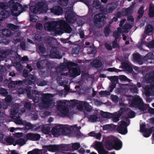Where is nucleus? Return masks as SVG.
Segmentation results:
<instances>
[{"label":"nucleus","instance_id":"f257e3e1","mask_svg":"<svg viewBox=\"0 0 154 154\" xmlns=\"http://www.w3.org/2000/svg\"><path fill=\"white\" fill-rule=\"evenodd\" d=\"M105 146L109 150L112 149L116 150H119L122 147V143L118 137L110 136L107 137L105 140Z\"/></svg>","mask_w":154,"mask_h":154},{"label":"nucleus","instance_id":"f03ea898","mask_svg":"<svg viewBox=\"0 0 154 154\" xmlns=\"http://www.w3.org/2000/svg\"><path fill=\"white\" fill-rule=\"evenodd\" d=\"M65 17L66 21L69 23H72L76 20V14L74 13L72 7H68L66 8Z\"/></svg>","mask_w":154,"mask_h":154},{"label":"nucleus","instance_id":"7ed1b4c3","mask_svg":"<svg viewBox=\"0 0 154 154\" xmlns=\"http://www.w3.org/2000/svg\"><path fill=\"white\" fill-rule=\"evenodd\" d=\"M52 94H45L41 98V106L45 108H48L51 106L53 103Z\"/></svg>","mask_w":154,"mask_h":154},{"label":"nucleus","instance_id":"20e7f679","mask_svg":"<svg viewBox=\"0 0 154 154\" xmlns=\"http://www.w3.org/2000/svg\"><path fill=\"white\" fill-rule=\"evenodd\" d=\"M131 105V107L138 108L140 110H143L144 109L143 100L140 96L137 95L133 98Z\"/></svg>","mask_w":154,"mask_h":154},{"label":"nucleus","instance_id":"39448f33","mask_svg":"<svg viewBox=\"0 0 154 154\" xmlns=\"http://www.w3.org/2000/svg\"><path fill=\"white\" fill-rule=\"evenodd\" d=\"M20 3L18 2H15L13 0H10L8 2V8H9L12 14L16 16V14H18V11L19 10Z\"/></svg>","mask_w":154,"mask_h":154},{"label":"nucleus","instance_id":"423d86ee","mask_svg":"<svg viewBox=\"0 0 154 154\" xmlns=\"http://www.w3.org/2000/svg\"><path fill=\"white\" fill-rule=\"evenodd\" d=\"M104 16L102 14H99L95 15L94 18V24L96 27L100 28L102 27V25L100 23L104 21Z\"/></svg>","mask_w":154,"mask_h":154},{"label":"nucleus","instance_id":"0eeeda50","mask_svg":"<svg viewBox=\"0 0 154 154\" xmlns=\"http://www.w3.org/2000/svg\"><path fill=\"white\" fill-rule=\"evenodd\" d=\"M128 125L129 124H128L126 122L122 121L121 122L119 126H117L116 130L119 133L125 135L127 133V127Z\"/></svg>","mask_w":154,"mask_h":154},{"label":"nucleus","instance_id":"6e6552de","mask_svg":"<svg viewBox=\"0 0 154 154\" xmlns=\"http://www.w3.org/2000/svg\"><path fill=\"white\" fill-rule=\"evenodd\" d=\"M59 26L61 27L63 31L65 33H70L72 30L70 25L64 20H60L58 23Z\"/></svg>","mask_w":154,"mask_h":154},{"label":"nucleus","instance_id":"1a4fd4ad","mask_svg":"<svg viewBox=\"0 0 154 154\" xmlns=\"http://www.w3.org/2000/svg\"><path fill=\"white\" fill-rule=\"evenodd\" d=\"M50 57L53 58L60 59L62 58L61 52L58 50L57 47H53L50 51Z\"/></svg>","mask_w":154,"mask_h":154},{"label":"nucleus","instance_id":"9d476101","mask_svg":"<svg viewBox=\"0 0 154 154\" xmlns=\"http://www.w3.org/2000/svg\"><path fill=\"white\" fill-rule=\"evenodd\" d=\"M37 6L40 13H45L48 9V5L46 2H39L37 4Z\"/></svg>","mask_w":154,"mask_h":154},{"label":"nucleus","instance_id":"9b49d317","mask_svg":"<svg viewBox=\"0 0 154 154\" xmlns=\"http://www.w3.org/2000/svg\"><path fill=\"white\" fill-rule=\"evenodd\" d=\"M75 66V67L71 68L69 71L70 76L73 78L81 74V70L79 65Z\"/></svg>","mask_w":154,"mask_h":154},{"label":"nucleus","instance_id":"f8f14e48","mask_svg":"<svg viewBox=\"0 0 154 154\" xmlns=\"http://www.w3.org/2000/svg\"><path fill=\"white\" fill-rule=\"evenodd\" d=\"M41 138L40 135L38 134L29 133L26 134V138L27 140L32 141H37Z\"/></svg>","mask_w":154,"mask_h":154},{"label":"nucleus","instance_id":"ddd939ff","mask_svg":"<svg viewBox=\"0 0 154 154\" xmlns=\"http://www.w3.org/2000/svg\"><path fill=\"white\" fill-rule=\"evenodd\" d=\"M57 109L59 111L61 114L62 116L65 117L67 116L69 112V110L68 108L65 105L59 104L57 106Z\"/></svg>","mask_w":154,"mask_h":154},{"label":"nucleus","instance_id":"4468645a","mask_svg":"<svg viewBox=\"0 0 154 154\" xmlns=\"http://www.w3.org/2000/svg\"><path fill=\"white\" fill-rule=\"evenodd\" d=\"M58 21H54L49 22L47 23V28L48 30L49 31L54 32L57 28V26H59Z\"/></svg>","mask_w":154,"mask_h":154},{"label":"nucleus","instance_id":"2eb2a0df","mask_svg":"<svg viewBox=\"0 0 154 154\" xmlns=\"http://www.w3.org/2000/svg\"><path fill=\"white\" fill-rule=\"evenodd\" d=\"M63 8L60 6H55L51 9V13L54 15H59L63 13Z\"/></svg>","mask_w":154,"mask_h":154},{"label":"nucleus","instance_id":"dca6fc26","mask_svg":"<svg viewBox=\"0 0 154 154\" xmlns=\"http://www.w3.org/2000/svg\"><path fill=\"white\" fill-rule=\"evenodd\" d=\"M144 79L147 83H151L154 81V73L149 72L146 74Z\"/></svg>","mask_w":154,"mask_h":154},{"label":"nucleus","instance_id":"f3484780","mask_svg":"<svg viewBox=\"0 0 154 154\" xmlns=\"http://www.w3.org/2000/svg\"><path fill=\"white\" fill-rule=\"evenodd\" d=\"M95 147L99 154H108L109 152L106 150L103 147L101 146V144L99 142L95 144Z\"/></svg>","mask_w":154,"mask_h":154},{"label":"nucleus","instance_id":"a211bd4d","mask_svg":"<svg viewBox=\"0 0 154 154\" xmlns=\"http://www.w3.org/2000/svg\"><path fill=\"white\" fill-rule=\"evenodd\" d=\"M43 148L47 149L49 151L54 152L58 151L59 149V147L55 145H44Z\"/></svg>","mask_w":154,"mask_h":154},{"label":"nucleus","instance_id":"6ab92c4d","mask_svg":"<svg viewBox=\"0 0 154 154\" xmlns=\"http://www.w3.org/2000/svg\"><path fill=\"white\" fill-rule=\"evenodd\" d=\"M35 81V77L33 75H30L28 76V80H23V82L26 85L27 83L29 85H31L34 84Z\"/></svg>","mask_w":154,"mask_h":154},{"label":"nucleus","instance_id":"aec40b11","mask_svg":"<svg viewBox=\"0 0 154 154\" xmlns=\"http://www.w3.org/2000/svg\"><path fill=\"white\" fill-rule=\"evenodd\" d=\"M122 66L124 70L128 72L131 73L133 71L132 67L128 63L125 62H122Z\"/></svg>","mask_w":154,"mask_h":154},{"label":"nucleus","instance_id":"412c9836","mask_svg":"<svg viewBox=\"0 0 154 154\" xmlns=\"http://www.w3.org/2000/svg\"><path fill=\"white\" fill-rule=\"evenodd\" d=\"M93 67L96 68H100L102 66V62L98 59L94 60L91 63Z\"/></svg>","mask_w":154,"mask_h":154},{"label":"nucleus","instance_id":"4be33fe9","mask_svg":"<svg viewBox=\"0 0 154 154\" xmlns=\"http://www.w3.org/2000/svg\"><path fill=\"white\" fill-rule=\"evenodd\" d=\"M133 7H129L124 8L122 11V13L123 15L128 16L131 14L133 11Z\"/></svg>","mask_w":154,"mask_h":154},{"label":"nucleus","instance_id":"5701e85b","mask_svg":"<svg viewBox=\"0 0 154 154\" xmlns=\"http://www.w3.org/2000/svg\"><path fill=\"white\" fill-rule=\"evenodd\" d=\"M154 131V127H152L147 130L143 131V136L145 137H148L150 136L151 134Z\"/></svg>","mask_w":154,"mask_h":154},{"label":"nucleus","instance_id":"b1692460","mask_svg":"<svg viewBox=\"0 0 154 154\" xmlns=\"http://www.w3.org/2000/svg\"><path fill=\"white\" fill-rule=\"evenodd\" d=\"M133 58L135 61L137 62L140 64H143L141 56L139 53L133 54Z\"/></svg>","mask_w":154,"mask_h":154},{"label":"nucleus","instance_id":"393cba45","mask_svg":"<svg viewBox=\"0 0 154 154\" xmlns=\"http://www.w3.org/2000/svg\"><path fill=\"white\" fill-rule=\"evenodd\" d=\"M2 36L3 37H9L12 35L11 31L8 29H3L2 31Z\"/></svg>","mask_w":154,"mask_h":154},{"label":"nucleus","instance_id":"a878e982","mask_svg":"<svg viewBox=\"0 0 154 154\" xmlns=\"http://www.w3.org/2000/svg\"><path fill=\"white\" fill-rule=\"evenodd\" d=\"M29 9L30 11L34 14H41L38 8V7L37 6V4L35 5H32L30 6Z\"/></svg>","mask_w":154,"mask_h":154},{"label":"nucleus","instance_id":"bb28decb","mask_svg":"<svg viewBox=\"0 0 154 154\" xmlns=\"http://www.w3.org/2000/svg\"><path fill=\"white\" fill-rule=\"evenodd\" d=\"M112 3L111 2L110 3H108L106 5V14L107 13H112L113 11L115 9L116 7L114 6H110L108 8V6L109 5H112Z\"/></svg>","mask_w":154,"mask_h":154},{"label":"nucleus","instance_id":"cd10ccee","mask_svg":"<svg viewBox=\"0 0 154 154\" xmlns=\"http://www.w3.org/2000/svg\"><path fill=\"white\" fill-rule=\"evenodd\" d=\"M116 127L117 125L111 124L110 125H103V130H107L108 129L114 130L116 129Z\"/></svg>","mask_w":154,"mask_h":154},{"label":"nucleus","instance_id":"c85d7f7f","mask_svg":"<svg viewBox=\"0 0 154 154\" xmlns=\"http://www.w3.org/2000/svg\"><path fill=\"white\" fill-rule=\"evenodd\" d=\"M28 6L27 5H24L23 7L22 5L20 4L19 6V10L18 11V14L15 15L16 16H17L22 12L26 11L28 9Z\"/></svg>","mask_w":154,"mask_h":154},{"label":"nucleus","instance_id":"c756f323","mask_svg":"<svg viewBox=\"0 0 154 154\" xmlns=\"http://www.w3.org/2000/svg\"><path fill=\"white\" fill-rule=\"evenodd\" d=\"M78 66V64L77 63L71 61L65 63V66L68 69L69 71L71 69V68H72V66Z\"/></svg>","mask_w":154,"mask_h":154},{"label":"nucleus","instance_id":"7c9ffc66","mask_svg":"<svg viewBox=\"0 0 154 154\" xmlns=\"http://www.w3.org/2000/svg\"><path fill=\"white\" fill-rule=\"evenodd\" d=\"M83 106L85 110L87 111L90 112L92 110V107L87 102L83 101Z\"/></svg>","mask_w":154,"mask_h":154},{"label":"nucleus","instance_id":"2f4dec72","mask_svg":"<svg viewBox=\"0 0 154 154\" xmlns=\"http://www.w3.org/2000/svg\"><path fill=\"white\" fill-rule=\"evenodd\" d=\"M13 53V51L11 49H8L3 51L1 53L2 58L5 57L7 55L11 54Z\"/></svg>","mask_w":154,"mask_h":154},{"label":"nucleus","instance_id":"473e14b6","mask_svg":"<svg viewBox=\"0 0 154 154\" xmlns=\"http://www.w3.org/2000/svg\"><path fill=\"white\" fill-rule=\"evenodd\" d=\"M113 116L111 118H112V121L113 122H116L119 120V118L121 116V114L119 113H117L116 112L112 113Z\"/></svg>","mask_w":154,"mask_h":154},{"label":"nucleus","instance_id":"72a5a7b5","mask_svg":"<svg viewBox=\"0 0 154 154\" xmlns=\"http://www.w3.org/2000/svg\"><path fill=\"white\" fill-rule=\"evenodd\" d=\"M144 7L143 6H141L138 10L137 12L138 15L137 17V18L138 19H140L143 17L144 13Z\"/></svg>","mask_w":154,"mask_h":154},{"label":"nucleus","instance_id":"f704fd0d","mask_svg":"<svg viewBox=\"0 0 154 154\" xmlns=\"http://www.w3.org/2000/svg\"><path fill=\"white\" fill-rule=\"evenodd\" d=\"M148 15L150 17H154V5H150L149 6Z\"/></svg>","mask_w":154,"mask_h":154},{"label":"nucleus","instance_id":"c9c22d12","mask_svg":"<svg viewBox=\"0 0 154 154\" xmlns=\"http://www.w3.org/2000/svg\"><path fill=\"white\" fill-rule=\"evenodd\" d=\"M8 7V4L4 2H0V8L3 10L2 11H8L9 12V16L10 14V12L9 11H6Z\"/></svg>","mask_w":154,"mask_h":154},{"label":"nucleus","instance_id":"e433bc0d","mask_svg":"<svg viewBox=\"0 0 154 154\" xmlns=\"http://www.w3.org/2000/svg\"><path fill=\"white\" fill-rule=\"evenodd\" d=\"M38 51L39 53L44 54L46 51L45 47L42 45H39L38 46Z\"/></svg>","mask_w":154,"mask_h":154},{"label":"nucleus","instance_id":"4c0bfd02","mask_svg":"<svg viewBox=\"0 0 154 154\" xmlns=\"http://www.w3.org/2000/svg\"><path fill=\"white\" fill-rule=\"evenodd\" d=\"M153 30L152 26L150 24L148 25L146 27L145 31L147 35H149V33L152 32Z\"/></svg>","mask_w":154,"mask_h":154},{"label":"nucleus","instance_id":"58836bf2","mask_svg":"<svg viewBox=\"0 0 154 154\" xmlns=\"http://www.w3.org/2000/svg\"><path fill=\"white\" fill-rule=\"evenodd\" d=\"M102 116L105 118L110 119L113 116L112 113H111L107 112H103L101 113Z\"/></svg>","mask_w":154,"mask_h":154},{"label":"nucleus","instance_id":"ea45409f","mask_svg":"<svg viewBox=\"0 0 154 154\" xmlns=\"http://www.w3.org/2000/svg\"><path fill=\"white\" fill-rule=\"evenodd\" d=\"M88 118L90 121L94 122L97 121L98 119V116L95 115H89L88 116Z\"/></svg>","mask_w":154,"mask_h":154},{"label":"nucleus","instance_id":"a19ab883","mask_svg":"<svg viewBox=\"0 0 154 154\" xmlns=\"http://www.w3.org/2000/svg\"><path fill=\"white\" fill-rule=\"evenodd\" d=\"M111 32V31L109 27L108 26H106L104 30L105 36L106 37H108Z\"/></svg>","mask_w":154,"mask_h":154},{"label":"nucleus","instance_id":"79ce46f5","mask_svg":"<svg viewBox=\"0 0 154 154\" xmlns=\"http://www.w3.org/2000/svg\"><path fill=\"white\" fill-rule=\"evenodd\" d=\"M31 88L30 87H27L25 88V93L27 94V96L29 98L32 97V95L31 94Z\"/></svg>","mask_w":154,"mask_h":154},{"label":"nucleus","instance_id":"37998d69","mask_svg":"<svg viewBox=\"0 0 154 154\" xmlns=\"http://www.w3.org/2000/svg\"><path fill=\"white\" fill-rule=\"evenodd\" d=\"M0 94L4 97L7 96L8 93L6 89L2 88L0 89Z\"/></svg>","mask_w":154,"mask_h":154},{"label":"nucleus","instance_id":"c03bdc74","mask_svg":"<svg viewBox=\"0 0 154 154\" xmlns=\"http://www.w3.org/2000/svg\"><path fill=\"white\" fill-rule=\"evenodd\" d=\"M17 144L20 146H22L26 143V141L23 138H20L16 140Z\"/></svg>","mask_w":154,"mask_h":154},{"label":"nucleus","instance_id":"a18cd8bd","mask_svg":"<svg viewBox=\"0 0 154 154\" xmlns=\"http://www.w3.org/2000/svg\"><path fill=\"white\" fill-rule=\"evenodd\" d=\"M23 105L27 109L30 110L31 109L32 104L30 102L25 101Z\"/></svg>","mask_w":154,"mask_h":154},{"label":"nucleus","instance_id":"49530a36","mask_svg":"<svg viewBox=\"0 0 154 154\" xmlns=\"http://www.w3.org/2000/svg\"><path fill=\"white\" fill-rule=\"evenodd\" d=\"M54 32L56 34L59 35H62L64 32L60 26H59V28H57Z\"/></svg>","mask_w":154,"mask_h":154},{"label":"nucleus","instance_id":"de8ad7c7","mask_svg":"<svg viewBox=\"0 0 154 154\" xmlns=\"http://www.w3.org/2000/svg\"><path fill=\"white\" fill-rule=\"evenodd\" d=\"M101 5V4L99 0H94L93 2V6L96 8L97 9Z\"/></svg>","mask_w":154,"mask_h":154},{"label":"nucleus","instance_id":"09e8293b","mask_svg":"<svg viewBox=\"0 0 154 154\" xmlns=\"http://www.w3.org/2000/svg\"><path fill=\"white\" fill-rule=\"evenodd\" d=\"M18 110L17 108H14L11 111V115L14 116L13 117H16L14 116L16 115L18 112Z\"/></svg>","mask_w":154,"mask_h":154},{"label":"nucleus","instance_id":"8fccbe9b","mask_svg":"<svg viewBox=\"0 0 154 154\" xmlns=\"http://www.w3.org/2000/svg\"><path fill=\"white\" fill-rule=\"evenodd\" d=\"M111 97L113 102L116 103H118L119 100V98L117 95L112 94L111 95Z\"/></svg>","mask_w":154,"mask_h":154},{"label":"nucleus","instance_id":"3c124183","mask_svg":"<svg viewBox=\"0 0 154 154\" xmlns=\"http://www.w3.org/2000/svg\"><path fill=\"white\" fill-rule=\"evenodd\" d=\"M80 147V143H73L72 146V148L74 150H77Z\"/></svg>","mask_w":154,"mask_h":154},{"label":"nucleus","instance_id":"603ef678","mask_svg":"<svg viewBox=\"0 0 154 154\" xmlns=\"http://www.w3.org/2000/svg\"><path fill=\"white\" fill-rule=\"evenodd\" d=\"M79 51V48L78 47L73 48L72 50V53L73 54H78Z\"/></svg>","mask_w":154,"mask_h":154},{"label":"nucleus","instance_id":"864d4df0","mask_svg":"<svg viewBox=\"0 0 154 154\" xmlns=\"http://www.w3.org/2000/svg\"><path fill=\"white\" fill-rule=\"evenodd\" d=\"M59 131V129L54 127L52 129L51 132L53 135H55L58 134Z\"/></svg>","mask_w":154,"mask_h":154},{"label":"nucleus","instance_id":"5fc2aeb1","mask_svg":"<svg viewBox=\"0 0 154 154\" xmlns=\"http://www.w3.org/2000/svg\"><path fill=\"white\" fill-rule=\"evenodd\" d=\"M29 99H32L35 103H38L40 100V98L39 97L37 96H33V95L32 96V97L30 98Z\"/></svg>","mask_w":154,"mask_h":154},{"label":"nucleus","instance_id":"6e6d98bb","mask_svg":"<svg viewBox=\"0 0 154 154\" xmlns=\"http://www.w3.org/2000/svg\"><path fill=\"white\" fill-rule=\"evenodd\" d=\"M20 116H18L16 117V119L14 120V122L17 124L19 125H23V122L20 119Z\"/></svg>","mask_w":154,"mask_h":154},{"label":"nucleus","instance_id":"4d7b16f0","mask_svg":"<svg viewBox=\"0 0 154 154\" xmlns=\"http://www.w3.org/2000/svg\"><path fill=\"white\" fill-rule=\"evenodd\" d=\"M99 94L100 96H107L110 95V93L108 91H102L99 92Z\"/></svg>","mask_w":154,"mask_h":154},{"label":"nucleus","instance_id":"13d9d810","mask_svg":"<svg viewBox=\"0 0 154 154\" xmlns=\"http://www.w3.org/2000/svg\"><path fill=\"white\" fill-rule=\"evenodd\" d=\"M148 129L146 128V125L145 124L142 123L141 125H140V130L141 132L147 130Z\"/></svg>","mask_w":154,"mask_h":154},{"label":"nucleus","instance_id":"bf43d9fd","mask_svg":"<svg viewBox=\"0 0 154 154\" xmlns=\"http://www.w3.org/2000/svg\"><path fill=\"white\" fill-rule=\"evenodd\" d=\"M132 28L131 25L129 23H125L122 27V29L124 30H127Z\"/></svg>","mask_w":154,"mask_h":154},{"label":"nucleus","instance_id":"052dcab7","mask_svg":"<svg viewBox=\"0 0 154 154\" xmlns=\"http://www.w3.org/2000/svg\"><path fill=\"white\" fill-rule=\"evenodd\" d=\"M27 154H39V149H34L32 151L28 152Z\"/></svg>","mask_w":154,"mask_h":154},{"label":"nucleus","instance_id":"680f3d73","mask_svg":"<svg viewBox=\"0 0 154 154\" xmlns=\"http://www.w3.org/2000/svg\"><path fill=\"white\" fill-rule=\"evenodd\" d=\"M47 82L45 80L39 81L37 82V84L38 86H44L47 85Z\"/></svg>","mask_w":154,"mask_h":154},{"label":"nucleus","instance_id":"e2e57ef3","mask_svg":"<svg viewBox=\"0 0 154 154\" xmlns=\"http://www.w3.org/2000/svg\"><path fill=\"white\" fill-rule=\"evenodd\" d=\"M97 9H99L101 12L106 14V7L105 8L103 6L101 5Z\"/></svg>","mask_w":154,"mask_h":154},{"label":"nucleus","instance_id":"0e129e2a","mask_svg":"<svg viewBox=\"0 0 154 154\" xmlns=\"http://www.w3.org/2000/svg\"><path fill=\"white\" fill-rule=\"evenodd\" d=\"M6 141L8 143H9L10 145H12L14 143V140L13 138L11 137L7 138Z\"/></svg>","mask_w":154,"mask_h":154},{"label":"nucleus","instance_id":"69168bd1","mask_svg":"<svg viewBox=\"0 0 154 154\" xmlns=\"http://www.w3.org/2000/svg\"><path fill=\"white\" fill-rule=\"evenodd\" d=\"M25 126L26 128L28 129H32L34 128L33 125L29 122H27Z\"/></svg>","mask_w":154,"mask_h":154},{"label":"nucleus","instance_id":"338daca9","mask_svg":"<svg viewBox=\"0 0 154 154\" xmlns=\"http://www.w3.org/2000/svg\"><path fill=\"white\" fill-rule=\"evenodd\" d=\"M12 97L11 95H8L6 96L5 100L6 102L10 103L12 101Z\"/></svg>","mask_w":154,"mask_h":154},{"label":"nucleus","instance_id":"774afa93","mask_svg":"<svg viewBox=\"0 0 154 154\" xmlns=\"http://www.w3.org/2000/svg\"><path fill=\"white\" fill-rule=\"evenodd\" d=\"M147 47L150 48H154V40L149 42L147 44Z\"/></svg>","mask_w":154,"mask_h":154}]
</instances>
